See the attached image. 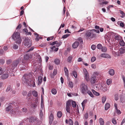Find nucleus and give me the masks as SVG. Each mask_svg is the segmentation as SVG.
<instances>
[{
	"mask_svg": "<svg viewBox=\"0 0 125 125\" xmlns=\"http://www.w3.org/2000/svg\"><path fill=\"white\" fill-rule=\"evenodd\" d=\"M122 79L123 80L124 84H125V77L123 75L122 76Z\"/></svg>",
	"mask_w": 125,
	"mask_h": 125,
	"instance_id": "obj_64",
	"label": "nucleus"
},
{
	"mask_svg": "<svg viewBox=\"0 0 125 125\" xmlns=\"http://www.w3.org/2000/svg\"><path fill=\"white\" fill-rule=\"evenodd\" d=\"M115 40H119L121 39V37L118 35H116L115 37Z\"/></svg>",
	"mask_w": 125,
	"mask_h": 125,
	"instance_id": "obj_37",
	"label": "nucleus"
},
{
	"mask_svg": "<svg viewBox=\"0 0 125 125\" xmlns=\"http://www.w3.org/2000/svg\"><path fill=\"white\" fill-rule=\"evenodd\" d=\"M16 104L15 102L11 103V104L6 108V111L8 112H10V113L11 115H13L15 114V112L13 110V108H14L15 106H16Z\"/></svg>",
	"mask_w": 125,
	"mask_h": 125,
	"instance_id": "obj_2",
	"label": "nucleus"
},
{
	"mask_svg": "<svg viewBox=\"0 0 125 125\" xmlns=\"http://www.w3.org/2000/svg\"><path fill=\"white\" fill-rule=\"evenodd\" d=\"M92 91L93 94L95 95L96 96H99L100 95V94L98 92L94 90H92Z\"/></svg>",
	"mask_w": 125,
	"mask_h": 125,
	"instance_id": "obj_38",
	"label": "nucleus"
},
{
	"mask_svg": "<svg viewBox=\"0 0 125 125\" xmlns=\"http://www.w3.org/2000/svg\"><path fill=\"white\" fill-rule=\"evenodd\" d=\"M12 38L14 40H16L17 39L20 38V35L19 32L15 31L12 35Z\"/></svg>",
	"mask_w": 125,
	"mask_h": 125,
	"instance_id": "obj_7",
	"label": "nucleus"
},
{
	"mask_svg": "<svg viewBox=\"0 0 125 125\" xmlns=\"http://www.w3.org/2000/svg\"><path fill=\"white\" fill-rule=\"evenodd\" d=\"M55 44H56V46L57 47H58L61 45V43L58 42H56V43H55Z\"/></svg>",
	"mask_w": 125,
	"mask_h": 125,
	"instance_id": "obj_61",
	"label": "nucleus"
},
{
	"mask_svg": "<svg viewBox=\"0 0 125 125\" xmlns=\"http://www.w3.org/2000/svg\"><path fill=\"white\" fill-rule=\"evenodd\" d=\"M37 118L36 117H31L29 119V121L30 123H32L33 122H37Z\"/></svg>",
	"mask_w": 125,
	"mask_h": 125,
	"instance_id": "obj_10",
	"label": "nucleus"
},
{
	"mask_svg": "<svg viewBox=\"0 0 125 125\" xmlns=\"http://www.w3.org/2000/svg\"><path fill=\"white\" fill-rule=\"evenodd\" d=\"M73 75L75 78H77V75L76 72L75 71H73Z\"/></svg>",
	"mask_w": 125,
	"mask_h": 125,
	"instance_id": "obj_41",
	"label": "nucleus"
},
{
	"mask_svg": "<svg viewBox=\"0 0 125 125\" xmlns=\"http://www.w3.org/2000/svg\"><path fill=\"white\" fill-rule=\"evenodd\" d=\"M109 88L108 87H107V85L105 84H104L102 85L101 90L104 92L107 91L109 90Z\"/></svg>",
	"mask_w": 125,
	"mask_h": 125,
	"instance_id": "obj_8",
	"label": "nucleus"
},
{
	"mask_svg": "<svg viewBox=\"0 0 125 125\" xmlns=\"http://www.w3.org/2000/svg\"><path fill=\"white\" fill-rule=\"evenodd\" d=\"M92 30L93 33L94 32H95L97 33H99L100 32L99 31V30H96L95 29H92Z\"/></svg>",
	"mask_w": 125,
	"mask_h": 125,
	"instance_id": "obj_60",
	"label": "nucleus"
},
{
	"mask_svg": "<svg viewBox=\"0 0 125 125\" xmlns=\"http://www.w3.org/2000/svg\"><path fill=\"white\" fill-rule=\"evenodd\" d=\"M70 107L66 106V110L67 112L69 113H70Z\"/></svg>",
	"mask_w": 125,
	"mask_h": 125,
	"instance_id": "obj_44",
	"label": "nucleus"
},
{
	"mask_svg": "<svg viewBox=\"0 0 125 125\" xmlns=\"http://www.w3.org/2000/svg\"><path fill=\"white\" fill-rule=\"evenodd\" d=\"M119 44L121 46H125V43L124 41L122 39L120 40L119 42Z\"/></svg>",
	"mask_w": 125,
	"mask_h": 125,
	"instance_id": "obj_22",
	"label": "nucleus"
},
{
	"mask_svg": "<svg viewBox=\"0 0 125 125\" xmlns=\"http://www.w3.org/2000/svg\"><path fill=\"white\" fill-rule=\"evenodd\" d=\"M83 72L84 75H86L89 74L88 72L87 71L86 69L85 68L83 70Z\"/></svg>",
	"mask_w": 125,
	"mask_h": 125,
	"instance_id": "obj_42",
	"label": "nucleus"
},
{
	"mask_svg": "<svg viewBox=\"0 0 125 125\" xmlns=\"http://www.w3.org/2000/svg\"><path fill=\"white\" fill-rule=\"evenodd\" d=\"M72 106L74 107H75L76 106V104L75 102L74 101H73L72 102Z\"/></svg>",
	"mask_w": 125,
	"mask_h": 125,
	"instance_id": "obj_47",
	"label": "nucleus"
},
{
	"mask_svg": "<svg viewBox=\"0 0 125 125\" xmlns=\"http://www.w3.org/2000/svg\"><path fill=\"white\" fill-rule=\"evenodd\" d=\"M17 40H18L15 42L19 44H20L22 41L21 38H20L19 39H17Z\"/></svg>",
	"mask_w": 125,
	"mask_h": 125,
	"instance_id": "obj_48",
	"label": "nucleus"
},
{
	"mask_svg": "<svg viewBox=\"0 0 125 125\" xmlns=\"http://www.w3.org/2000/svg\"><path fill=\"white\" fill-rule=\"evenodd\" d=\"M96 48V46L94 45H93L91 46V48L92 50H95Z\"/></svg>",
	"mask_w": 125,
	"mask_h": 125,
	"instance_id": "obj_55",
	"label": "nucleus"
},
{
	"mask_svg": "<svg viewBox=\"0 0 125 125\" xmlns=\"http://www.w3.org/2000/svg\"><path fill=\"white\" fill-rule=\"evenodd\" d=\"M24 59L26 60H28L30 58V56L29 54H26L24 56Z\"/></svg>",
	"mask_w": 125,
	"mask_h": 125,
	"instance_id": "obj_40",
	"label": "nucleus"
},
{
	"mask_svg": "<svg viewBox=\"0 0 125 125\" xmlns=\"http://www.w3.org/2000/svg\"><path fill=\"white\" fill-rule=\"evenodd\" d=\"M24 44L30 47L31 44V42L30 39L28 37H25L24 42Z\"/></svg>",
	"mask_w": 125,
	"mask_h": 125,
	"instance_id": "obj_6",
	"label": "nucleus"
},
{
	"mask_svg": "<svg viewBox=\"0 0 125 125\" xmlns=\"http://www.w3.org/2000/svg\"><path fill=\"white\" fill-rule=\"evenodd\" d=\"M49 119L50 122H52L53 119V115L52 114H51L49 117Z\"/></svg>",
	"mask_w": 125,
	"mask_h": 125,
	"instance_id": "obj_32",
	"label": "nucleus"
},
{
	"mask_svg": "<svg viewBox=\"0 0 125 125\" xmlns=\"http://www.w3.org/2000/svg\"><path fill=\"white\" fill-rule=\"evenodd\" d=\"M31 74H25L22 78V83L26 85L30 86L31 87H34L35 86V83L34 81H30V79Z\"/></svg>",
	"mask_w": 125,
	"mask_h": 125,
	"instance_id": "obj_1",
	"label": "nucleus"
},
{
	"mask_svg": "<svg viewBox=\"0 0 125 125\" xmlns=\"http://www.w3.org/2000/svg\"><path fill=\"white\" fill-rule=\"evenodd\" d=\"M21 58L22 57L21 56L18 59L13 61L12 64L10 66V67H11V69L12 70V72H13V70L18 65L21 61Z\"/></svg>",
	"mask_w": 125,
	"mask_h": 125,
	"instance_id": "obj_3",
	"label": "nucleus"
},
{
	"mask_svg": "<svg viewBox=\"0 0 125 125\" xmlns=\"http://www.w3.org/2000/svg\"><path fill=\"white\" fill-rule=\"evenodd\" d=\"M51 92L52 94H55L57 93V91L55 89L53 88Z\"/></svg>",
	"mask_w": 125,
	"mask_h": 125,
	"instance_id": "obj_36",
	"label": "nucleus"
},
{
	"mask_svg": "<svg viewBox=\"0 0 125 125\" xmlns=\"http://www.w3.org/2000/svg\"><path fill=\"white\" fill-rule=\"evenodd\" d=\"M84 78L87 81H88L90 80L89 76V74L84 75Z\"/></svg>",
	"mask_w": 125,
	"mask_h": 125,
	"instance_id": "obj_30",
	"label": "nucleus"
},
{
	"mask_svg": "<svg viewBox=\"0 0 125 125\" xmlns=\"http://www.w3.org/2000/svg\"><path fill=\"white\" fill-rule=\"evenodd\" d=\"M78 41H79L80 43L83 42L82 39V38L80 37L78 39Z\"/></svg>",
	"mask_w": 125,
	"mask_h": 125,
	"instance_id": "obj_54",
	"label": "nucleus"
},
{
	"mask_svg": "<svg viewBox=\"0 0 125 125\" xmlns=\"http://www.w3.org/2000/svg\"><path fill=\"white\" fill-rule=\"evenodd\" d=\"M13 48L14 49H16L18 48V46L17 45L14 44L13 45Z\"/></svg>",
	"mask_w": 125,
	"mask_h": 125,
	"instance_id": "obj_50",
	"label": "nucleus"
},
{
	"mask_svg": "<svg viewBox=\"0 0 125 125\" xmlns=\"http://www.w3.org/2000/svg\"><path fill=\"white\" fill-rule=\"evenodd\" d=\"M112 123L116 125V120L114 118H113L112 120Z\"/></svg>",
	"mask_w": 125,
	"mask_h": 125,
	"instance_id": "obj_53",
	"label": "nucleus"
},
{
	"mask_svg": "<svg viewBox=\"0 0 125 125\" xmlns=\"http://www.w3.org/2000/svg\"><path fill=\"white\" fill-rule=\"evenodd\" d=\"M99 122L100 125H104V122L103 119L102 118H100L99 119Z\"/></svg>",
	"mask_w": 125,
	"mask_h": 125,
	"instance_id": "obj_19",
	"label": "nucleus"
},
{
	"mask_svg": "<svg viewBox=\"0 0 125 125\" xmlns=\"http://www.w3.org/2000/svg\"><path fill=\"white\" fill-rule=\"evenodd\" d=\"M87 93H88V94L92 97H94V95L90 91L88 90L87 91Z\"/></svg>",
	"mask_w": 125,
	"mask_h": 125,
	"instance_id": "obj_27",
	"label": "nucleus"
},
{
	"mask_svg": "<svg viewBox=\"0 0 125 125\" xmlns=\"http://www.w3.org/2000/svg\"><path fill=\"white\" fill-rule=\"evenodd\" d=\"M70 35L69 34H66L63 35L62 37L64 39L66 38L69 36Z\"/></svg>",
	"mask_w": 125,
	"mask_h": 125,
	"instance_id": "obj_59",
	"label": "nucleus"
},
{
	"mask_svg": "<svg viewBox=\"0 0 125 125\" xmlns=\"http://www.w3.org/2000/svg\"><path fill=\"white\" fill-rule=\"evenodd\" d=\"M81 91L82 93L84 94H86L88 89L86 85L84 83H82L80 85Z\"/></svg>",
	"mask_w": 125,
	"mask_h": 125,
	"instance_id": "obj_4",
	"label": "nucleus"
},
{
	"mask_svg": "<svg viewBox=\"0 0 125 125\" xmlns=\"http://www.w3.org/2000/svg\"><path fill=\"white\" fill-rule=\"evenodd\" d=\"M79 45V43L77 42H75L72 45V47L74 49L76 48Z\"/></svg>",
	"mask_w": 125,
	"mask_h": 125,
	"instance_id": "obj_15",
	"label": "nucleus"
},
{
	"mask_svg": "<svg viewBox=\"0 0 125 125\" xmlns=\"http://www.w3.org/2000/svg\"><path fill=\"white\" fill-rule=\"evenodd\" d=\"M85 36L87 39L89 38H92L94 36V34L92 30L87 31L85 34Z\"/></svg>",
	"mask_w": 125,
	"mask_h": 125,
	"instance_id": "obj_5",
	"label": "nucleus"
},
{
	"mask_svg": "<svg viewBox=\"0 0 125 125\" xmlns=\"http://www.w3.org/2000/svg\"><path fill=\"white\" fill-rule=\"evenodd\" d=\"M125 52V49L121 48L118 51V56L121 55L122 54Z\"/></svg>",
	"mask_w": 125,
	"mask_h": 125,
	"instance_id": "obj_9",
	"label": "nucleus"
},
{
	"mask_svg": "<svg viewBox=\"0 0 125 125\" xmlns=\"http://www.w3.org/2000/svg\"><path fill=\"white\" fill-rule=\"evenodd\" d=\"M64 71L65 73V75L68 77L69 76L68 70L66 67H65L64 68Z\"/></svg>",
	"mask_w": 125,
	"mask_h": 125,
	"instance_id": "obj_16",
	"label": "nucleus"
},
{
	"mask_svg": "<svg viewBox=\"0 0 125 125\" xmlns=\"http://www.w3.org/2000/svg\"><path fill=\"white\" fill-rule=\"evenodd\" d=\"M57 116L59 118H60L62 115V113L61 111L58 112L57 113Z\"/></svg>",
	"mask_w": 125,
	"mask_h": 125,
	"instance_id": "obj_35",
	"label": "nucleus"
},
{
	"mask_svg": "<svg viewBox=\"0 0 125 125\" xmlns=\"http://www.w3.org/2000/svg\"><path fill=\"white\" fill-rule=\"evenodd\" d=\"M110 107V104L108 103H106L105 106V110H107Z\"/></svg>",
	"mask_w": 125,
	"mask_h": 125,
	"instance_id": "obj_25",
	"label": "nucleus"
},
{
	"mask_svg": "<svg viewBox=\"0 0 125 125\" xmlns=\"http://www.w3.org/2000/svg\"><path fill=\"white\" fill-rule=\"evenodd\" d=\"M73 57L71 56H69L68 58L67 61L69 63H71L72 61Z\"/></svg>",
	"mask_w": 125,
	"mask_h": 125,
	"instance_id": "obj_29",
	"label": "nucleus"
},
{
	"mask_svg": "<svg viewBox=\"0 0 125 125\" xmlns=\"http://www.w3.org/2000/svg\"><path fill=\"white\" fill-rule=\"evenodd\" d=\"M90 81L91 83H95L96 82V79L95 77H91L90 79Z\"/></svg>",
	"mask_w": 125,
	"mask_h": 125,
	"instance_id": "obj_14",
	"label": "nucleus"
},
{
	"mask_svg": "<svg viewBox=\"0 0 125 125\" xmlns=\"http://www.w3.org/2000/svg\"><path fill=\"white\" fill-rule=\"evenodd\" d=\"M102 47L101 44H98L97 45V48L99 49H101Z\"/></svg>",
	"mask_w": 125,
	"mask_h": 125,
	"instance_id": "obj_49",
	"label": "nucleus"
},
{
	"mask_svg": "<svg viewBox=\"0 0 125 125\" xmlns=\"http://www.w3.org/2000/svg\"><path fill=\"white\" fill-rule=\"evenodd\" d=\"M118 95L117 94H115V99L116 101H117L118 99Z\"/></svg>",
	"mask_w": 125,
	"mask_h": 125,
	"instance_id": "obj_52",
	"label": "nucleus"
},
{
	"mask_svg": "<svg viewBox=\"0 0 125 125\" xmlns=\"http://www.w3.org/2000/svg\"><path fill=\"white\" fill-rule=\"evenodd\" d=\"M42 77H41V76H39L38 77V85H40L41 84V83L42 82Z\"/></svg>",
	"mask_w": 125,
	"mask_h": 125,
	"instance_id": "obj_20",
	"label": "nucleus"
},
{
	"mask_svg": "<svg viewBox=\"0 0 125 125\" xmlns=\"http://www.w3.org/2000/svg\"><path fill=\"white\" fill-rule=\"evenodd\" d=\"M5 61L3 59H1L0 60V64L1 65H3Z\"/></svg>",
	"mask_w": 125,
	"mask_h": 125,
	"instance_id": "obj_51",
	"label": "nucleus"
},
{
	"mask_svg": "<svg viewBox=\"0 0 125 125\" xmlns=\"http://www.w3.org/2000/svg\"><path fill=\"white\" fill-rule=\"evenodd\" d=\"M71 101L69 100L66 102V106L70 107L71 106Z\"/></svg>",
	"mask_w": 125,
	"mask_h": 125,
	"instance_id": "obj_33",
	"label": "nucleus"
},
{
	"mask_svg": "<svg viewBox=\"0 0 125 125\" xmlns=\"http://www.w3.org/2000/svg\"><path fill=\"white\" fill-rule=\"evenodd\" d=\"M65 122L67 124H68L70 125H73V122L72 120L69 119L68 120L66 119L65 120Z\"/></svg>",
	"mask_w": 125,
	"mask_h": 125,
	"instance_id": "obj_11",
	"label": "nucleus"
},
{
	"mask_svg": "<svg viewBox=\"0 0 125 125\" xmlns=\"http://www.w3.org/2000/svg\"><path fill=\"white\" fill-rule=\"evenodd\" d=\"M112 79H108L107 80L106 83L108 85H109L111 84L112 83Z\"/></svg>",
	"mask_w": 125,
	"mask_h": 125,
	"instance_id": "obj_24",
	"label": "nucleus"
},
{
	"mask_svg": "<svg viewBox=\"0 0 125 125\" xmlns=\"http://www.w3.org/2000/svg\"><path fill=\"white\" fill-rule=\"evenodd\" d=\"M22 25L21 24H20L18 25V26H17L16 29H20Z\"/></svg>",
	"mask_w": 125,
	"mask_h": 125,
	"instance_id": "obj_57",
	"label": "nucleus"
},
{
	"mask_svg": "<svg viewBox=\"0 0 125 125\" xmlns=\"http://www.w3.org/2000/svg\"><path fill=\"white\" fill-rule=\"evenodd\" d=\"M102 84H95L94 86V88L95 89H101Z\"/></svg>",
	"mask_w": 125,
	"mask_h": 125,
	"instance_id": "obj_12",
	"label": "nucleus"
},
{
	"mask_svg": "<svg viewBox=\"0 0 125 125\" xmlns=\"http://www.w3.org/2000/svg\"><path fill=\"white\" fill-rule=\"evenodd\" d=\"M34 34L36 35V38L35 39L36 41H38L39 39H41V38L39 37V35L38 34L35 33Z\"/></svg>",
	"mask_w": 125,
	"mask_h": 125,
	"instance_id": "obj_31",
	"label": "nucleus"
},
{
	"mask_svg": "<svg viewBox=\"0 0 125 125\" xmlns=\"http://www.w3.org/2000/svg\"><path fill=\"white\" fill-rule=\"evenodd\" d=\"M108 3V2L107 1H106L104 2L103 1L102 2H100L99 3L100 5H102L104 4H106Z\"/></svg>",
	"mask_w": 125,
	"mask_h": 125,
	"instance_id": "obj_62",
	"label": "nucleus"
},
{
	"mask_svg": "<svg viewBox=\"0 0 125 125\" xmlns=\"http://www.w3.org/2000/svg\"><path fill=\"white\" fill-rule=\"evenodd\" d=\"M120 13L122 15L121 16V17L122 18H123L125 17V14L124 12L123 11L121 10H120Z\"/></svg>",
	"mask_w": 125,
	"mask_h": 125,
	"instance_id": "obj_28",
	"label": "nucleus"
},
{
	"mask_svg": "<svg viewBox=\"0 0 125 125\" xmlns=\"http://www.w3.org/2000/svg\"><path fill=\"white\" fill-rule=\"evenodd\" d=\"M96 58L95 57L93 56L91 57V61L92 62H93L95 61Z\"/></svg>",
	"mask_w": 125,
	"mask_h": 125,
	"instance_id": "obj_46",
	"label": "nucleus"
},
{
	"mask_svg": "<svg viewBox=\"0 0 125 125\" xmlns=\"http://www.w3.org/2000/svg\"><path fill=\"white\" fill-rule=\"evenodd\" d=\"M32 94L34 96L36 97L37 96L38 93L36 91L34 90L32 92Z\"/></svg>",
	"mask_w": 125,
	"mask_h": 125,
	"instance_id": "obj_34",
	"label": "nucleus"
},
{
	"mask_svg": "<svg viewBox=\"0 0 125 125\" xmlns=\"http://www.w3.org/2000/svg\"><path fill=\"white\" fill-rule=\"evenodd\" d=\"M11 86L10 85H9L8 86L7 88V89L6 91V92H8L11 89Z\"/></svg>",
	"mask_w": 125,
	"mask_h": 125,
	"instance_id": "obj_58",
	"label": "nucleus"
},
{
	"mask_svg": "<svg viewBox=\"0 0 125 125\" xmlns=\"http://www.w3.org/2000/svg\"><path fill=\"white\" fill-rule=\"evenodd\" d=\"M108 73L110 75L113 76L115 73V71L113 69H111L109 70Z\"/></svg>",
	"mask_w": 125,
	"mask_h": 125,
	"instance_id": "obj_18",
	"label": "nucleus"
},
{
	"mask_svg": "<svg viewBox=\"0 0 125 125\" xmlns=\"http://www.w3.org/2000/svg\"><path fill=\"white\" fill-rule=\"evenodd\" d=\"M91 67L93 69H95L96 68V65L94 64H91Z\"/></svg>",
	"mask_w": 125,
	"mask_h": 125,
	"instance_id": "obj_56",
	"label": "nucleus"
},
{
	"mask_svg": "<svg viewBox=\"0 0 125 125\" xmlns=\"http://www.w3.org/2000/svg\"><path fill=\"white\" fill-rule=\"evenodd\" d=\"M9 76V75L7 73H4L1 76V78L3 79L7 78Z\"/></svg>",
	"mask_w": 125,
	"mask_h": 125,
	"instance_id": "obj_17",
	"label": "nucleus"
},
{
	"mask_svg": "<svg viewBox=\"0 0 125 125\" xmlns=\"http://www.w3.org/2000/svg\"><path fill=\"white\" fill-rule=\"evenodd\" d=\"M50 48L52 50V51H54L55 52L57 51L59 49L58 48H56V46H54L53 47H51Z\"/></svg>",
	"mask_w": 125,
	"mask_h": 125,
	"instance_id": "obj_23",
	"label": "nucleus"
},
{
	"mask_svg": "<svg viewBox=\"0 0 125 125\" xmlns=\"http://www.w3.org/2000/svg\"><path fill=\"white\" fill-rule=\"evenodd\" d=\"M106 100V98L105 96H103L102 98V102L103 103H104Z\"/></svg>",
	"mask_w": 125,
	"mask_h": 125,
	"instance_id": "obj_43",
	"label": "nucleus"
},
{
	"mask_svg": "<svg viewBox=\"0 0 125 125\" xmlns=\"http://www.w3.org/2000/svg\"><path fill=\"white\" fill-rule=\"evenodd\" d=\"M101 57L105 58H111V56L109 55L104 53H102L101 55Z\"/></svg>",
	"mask_w": 125,
	"mask_h": 125,
	"instance_id": "obj_13",
	"label": "nucleus"
},
{
	"mask_svg": "<svg viewBox=\"0 0 125 125\" xmlns=\"http://www.w3.org/2000/svg\"><path fill=\"white\" fill-rule=\"evenodd\" d=\"M88 117V115L87 113H85V114L84 117V119L86 120V119H87Z\"/></svg>",
	"mask_w": 125,
	"mask_h": 125,
	"instance_id": "obj_45",
	"label": "nucleus"
},
{
	"mask_svg": "<svg viewBox=\"0 0 125 125\" xmlns=\"http://www.w3.org/2000/svg\"><path fill=\"white\" fill-rule=\"evenodd\" d=\"M102 51L103 52H106L107 50V48L106 47H102Z\"/></svg>",
	"mask_w": 125,
	"mask_h": 125,
	"instance_id": "obj_39",
	"label": "nucleus"
},
{
	"mask_svg": "<svg viewBox=\"0 0 125 125\" xmlns=\"http://www.w3.org/2000/svg\"><path fill=\"white\" fill-rule=\"evenodd\" d=\"M87 99L84 100L82 103V104L83 106V109L85 106V104L87 103Z\"/></svg>",
	"mask_w": 125,
	"mask_h": 125,
	"instance_id": "obj_21",
	"label": "nucleus"
},
{
	"mask_svg": "<svg viewBox=\"0 0 125 125\" xmlns=\"http://www.w3.org/2000/svg\"><path fill=\"white\" fill-rule=\"evenodd\" d=\"M69 86L71 87H73V83L72 82H70L69 83Z\"/></svg>",
	"mask_w": 125,
	"mask_h": 125,
	"instance_id": "obj_63",
	"label": "nucleus"
},
{
	"mask_svg": "<svg viewBox=\"0 0 125 125\" xmlns=\"http://www.w3.org/2000/svg\"><path fill=\"white\" fill-rule=\"evenodd\" d=\"M54 62L56 64H59L60 63V60L58 59H56L54 60Z\"/></svg>",
	"mask_w": 125,
	"mask_h": 125,
	"instance_id": "obj_26",
	"label": "nucleus"
}]
</instances>
